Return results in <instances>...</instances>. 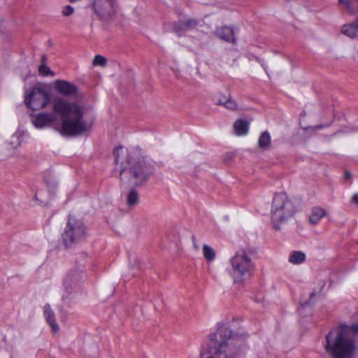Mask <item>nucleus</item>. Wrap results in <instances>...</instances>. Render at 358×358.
<instances>
[{"instance_id": "nucleus-1", "label": "nucleus", "mask_w": 358, "mask_h": 358, "mask_svg": "<svg viewBox=\"0 0 358 358\" xmlns=\"http://www.w3.org/2000/svg\"><path fill=\"white\" fill-rule=\"evenodd\" d=\"M52 112L32 115L31 121L37 129L53 127L64 136H78L89 131L91 124L86 122L85 106L80 101L57 96L51 102Z\"/></svg>"}, {"instance_id": "nucleus-2", "label": "nucleus", "mask_w": 358, "mask_h": 358, "mask_svg": "<svg viewBox=\"0 0 358 358\" xmlns=\"http://www.w3.org/2000/svg\"><path fill=\"white\" fill-rule=\"evenodd\" d=\"M116 164L120 165V178L122 182L141 185L155 172L152 162L145 160L138 148L120 146L114 151Z\"/></svg>"}, {"instance_id": "nucleus-3", "label": "nucleus", "mask_w": 358, "mask_h": 358, "mask_svg": "<svg viewBox=\"0 0 358 358\" xmlns=\"http://www.w3.org/2000/svg\"><path fill=\"white\" fill-rule=\"evenodd\" d=\"M240 345L228 324L219 322L201 343L199 358H238Z\"/></svg>"}, {"instance_id": "nucleus-4", "label": "nucleus", "mask_w": 358, "mask_h": 358, "mask_svg": "<svg viewBox=\"0 0 358 358\" xmlns=\"http://www.w3.org/2000/svg\"><path fill=\"white\" fill-rule=\"evenodd\" d=\"M358 322L333 328L323 343L331 358H355L358 352Z\"/></svg>"}, {"instance_id": "nucleus-5", "label": "nucleus", "mask_w": 358, "mask_h": 358, "mask_svg": "<svg viewBox=\"0 0 358 358\" xmlns=\"http://www.w3.org/2000/svg\"><path fill=\"white\" fill-rule=\"evenodd\" d=\"M296 210L285 193L275 194L273 199L271 215V222L275 230H279L287 220L293 216Z\"/></svg>"}, {"instance_id": "nucleus-6", "label": "nucleus", "mask_w": 358, "mask_h": 358, "mask_svg": "<svg viewBox=\"0 0 358 358\" xmlns=\"http://www.w3.org/2000/svg\"><path fill=\"white\" fill-rule=\"evenodd\" d=\"M252 253L245 250L236 252L230 259V275L235 283H242L248 279L254 270Z\"/></svg>"}, {"instance_id": "nucleus-7", "label": "nucleus", "mask_w": 358, "mask_h": 358, "mask_svg": "<svg viewBox=\"0 0 358 358\" xmlns=\"http://www.w3.org/2000/svg\"><path fill=\"white\" fill-rule=\"evenodd\" d=\"M87 235V229L84 223L79 220L69 217L62 234L64 243L66 247L83 241Z\"/></svg>"}, {"instance_id": "nucleus-8", "label": "nucleus", "mask_w": 358, "mask_h": 358, "mask_svg": "<svg viewBox=\"0 0 358 358\" xmlns=\"http://www.w3.org/2000/svg\"><path fill=\"white\" fill-rule=\"evenodd\" d=\"M50 101V94L42 86L34 87L25 93L24 102L34 110L45 108Z\"/></svg>"}, {"instance_id": "nucleus-9", "label": "nucleus", "mask_w": 358, "mask_h": 358, "mask_svg": "<svg viewBox=\"0 0 358 358\" xmlns=\"http://www.w3.org/2000/svg\"><path fill=\"white\" fill-rule=\"evenodd\" d=\"M93 8L100 19L106 20L115 15L117 3L115 0H94Z\"/></svg>"}, {"instance_id": "nucleus-10", "label": "nucleus", "mask_w": 358, "mask_h": 358, "mask_svg": "<svg viewBox=\"0 0 358 358\" xmlns=\"http://www.w3.org/2000/svg\"><path fill=\"white\" fill-rule=\"evenodd\" d=\"M85 274L80 269L71 270L64 280V287L67 292L76 289L85 279Z\"/></svg>"}, {"instance_id": "nucleus-11", "label": "nucleus", "mask_w": 358, "mask_h": 358, "mask_svg": "<svg viewBox=\"0 0 358 358\" xmlns=\"http://www.w3.org/2000/svg\"><path fill=\"white\" fill-rule=\"evenodd\" d=\"M53 86L59 94L66 97L74 96L78 92L77 87L66 80H57L55 81Z\"/></svg>"}, {"instance_id": "nucleus-12", "label": "nucleus", "mask_w": 358, "mask_h": 358, "mask_svg": "<svg viewBox=\"0 0 358 358\" xmlns=\"http://www.w3.org/2000/svg\"><path fill=\"white\" fill-rule=\"evenodd\" d=\"M215 34L217 37L226 42H236L234 30L231 27L227 26H222L217 27L215 31Z\"/></svg>"}, {"instance_id": "nucleus-13", "label": "nucleus", "mask_w": 358, "mask_h": 358, "mask_svg": "<svg viewBox=\"0 0 358 358\" xmlns=\"http://www.w3.org/2000/svg\"><path fill=\"white\" fill-rule=\"evenodd\" d=\"M216 104L223 106L225 108L230 110H235L238 106L236 101L232 99L231 96L229 94H218L216 100Z\"/></svg>"}, {"instance_id": "nucleus-14", "label": "nucleus", "mask_w": 358, "mask_h": 358, "mask_svg": "<svg viewBox=\"0 0 358 358\" xmlns=\"http://www.w3.org/2000/svg\"><path fill=\"white\" fill-rule=\"evenodd\" d=\"M341 33L350 38H358V18L341 27Z\"/></svg>"}, {"instance_id": "nucleus-15", "label": "nucleus", "mask_w": 358, "mask_h": 358, "mask_svg": "<svg viewBox=\"0 0 358 358\" xmlns=\"http://www.w3.org/2000/svg\"><path fill=\"white\" fill-rule=\"evenodd\" d=\"M43 314L52 331L55 333L59 331V326L56 323L55 314L49 304L45 305L43 308Z\"/></svg>"}, {"instance_id": "nucleus-16", "label": "nucleus", "mask_w": 358, "mask_h": 358, "mask_svg": "<svg viewBox=\"0 0 358 358\" xmlns=\"http://www.w3.org/2000/svg\"><path fill=\"white\" fill-rule=\"evenodd\" d=\"M250 122L243 119L237 120L234 124V132L237 136H245L248 133Z\"/></svg>"}, {"instance_id": "nucleus-17", "label": "nucleus", "mask_w": 358, "mask_h": 358, "mask_svg": "<svg viewBox=\"0 0 358 358\" xmlns=\"http://www.w3.org/2000/svg\"><path fill=\"white\" fill-rule=\"evenodd\" d=\"M324 209L320 207H315L313 208L309 217V220L313 224H317L320 220L326 215Z\"/></svg>"}, {"instance_id": "nucleus-18", "label": "nucleus", "mask_w": 358, "mask_h": 358, "mask_svg": "<svg viewBox=\"0 0 358 358\" xmlns=\"http://www.w3.org/2000/svg\"><path fill=\"white\" fill-rule=\"evenodd\" d=\"M306 255L301 251H292L289 255L288 261L292 264H301L306 260Z\"/></svg>"}, {"instance_id": "nucleus-19", "label": "nucleus", "mask_w": 358, "mask_h": 358, "mask_svg": "<svg viewBox=\"0 0 358 358\" xmlns=\"http://www.w3.org/2000/svg\"><path fill=\"white\" fill-rule=\"evenodd\" d=\"M271 143V136L268 131H264L261 134L259 140L258 145L262 149H266Z\"/></svg>"}, {"instance_id": "nucleus-20", "label": "nucleus", "mask_w": 358, "mask_h": 358, "mask_svg": "<svg viewBox=\"0 0 358 358\" xmlns=\"http://www.w3.org/2000/svg\"><path fill=\"white\" fill-rule=\"evenodd\" d=\"M338 4L350 15H355L357 13L352 0H338Z\"/></svg>"}, {"instance_id": "nucleus-21", "label": "nucleus", "mask_w": 358, "mask_h": 358, "mask_svg": "<svg viewBox=\"0 0 358 358\" xmlns=\"http://www.w3.org/2000/svg\"><path fill=\"white\" fill-rule=\"evenodd\" d=\"M203 255L208 262H213L216 257L215 250L207 245H204L203 247Z\"/></svg>"}, {"instance_id": "nucleus-22", "label": "nucleus", "mask_w": 358, "mask_h": 358, "mask_svg": "<svg viewBox=\"0 0 358 358\" xmlns=\"http://www.w3.org/2000/svg\"><path fill=\"white\" fill-rule=\"evenodd\" d=\"M139 200V196L138 192L135 189L131 190L128 194L127 198V206L130 208H133L137 205Z\"/></svg>"}, {"instance_id": "nucleus-23", "label": "nucleus", "mask_w": 358, "mask_h": 358, "mask_svg": "<svg viewBox=\"0 0 358 358\" xmlns=\"http://www.w3.org/2000/svg\"><path fill=\"white\" fill-rule=\"evenodd\" d=\"M184 24L185 20L174 22L172 26L173 31L179 36L182 35L186 31H188L187 27L183 25Z\"/></svg>"}, {"instance_id": "nucleus-24", "label": "nucleus", "mask_w": 358, "mask_h": 358, "mask_svg": "<svg viewBox=\"0 0 358 358\" xmlns=\"http://www.w3.org/2000/svg\"><path fill=\"white\" fill-rule=\"evenodd\" d=\"M22 136H21V134L20 133H15L11 138H10V141L9 142V144L10 145V147L13 149H15L17 148V147H19L20 145H21V143H22V139H21Z\"/></svg>"}, {"instance_id": "nucleus-25", "label": "nucleus", "mask_w": 358, "mask_h": 358, "mask_svg": "<svg viewBox=\"0 0 358 358\" xmlns=\"http://www.w3.org/2000/svg\"><path fill=\"white\" fill-rule=\"evenodd\" d=\"M38 72L43 76H55V73L45 64H41L38 67Z\"/></svg>"}, {"instance_id": "nucleus-26", "label": "nucleus", "mask_w": 358, "mask_h": 358, "mask_svg": "<svg viewBox=\"0 0 358 358\" xmlns=\"http://www.w3.org/2000/svg\"><path fill=\"white\" fill-rule=\"evenodd\" d=\"M315 294L316 293L315 292H312L310 295V300L308 301L301 303V306L298 308V311L300 315H303V310H305L312 303Z\"/></svg>"}, {"instance_id": "nucleus-27", "label": "nucleus", "mask_w": 358, "mask_h": 358, "mask_svg": "<svg viewBox=\"0 0 358 358\" xmlns=\"http://www.w3.org/2000/svg\"><path fill=\"white\" fill-rule=\"evenodd\" d=\"M199 21L194 19L188 18L185 20V24L183 25H185V27H187L189 31L195 29L197 27Z\"/></svg>"}, {"instance_id": "nucleus-28", "label": "nucleus", "mask_w": 358, "mask_h": 358, "mask_svg": "<svg viewBox=\"0 0 358 358\" xmlns=\"http://www.w3.org/2000/svg\"><path fill=\"white\" fill-rule=\"evenodd\" d=\"M93 65L105 66L106 65V59L100 55H97L93 60Z\"/></svg>"}, {"instance_id": "nucleus-29", "label": "nucleus", "mask_w": 358, "mask_h": 358, "mask_svg": "<svg viewBox=\"0 0 358 358\" xmlns=\"http://www.w3.org/2000/svg\"><path fill=\"white\" fill-rule=\"evenodd\" d=\"M61 13L63 16L69 17L73 14L74 8L70 5H66L62 8Z\"/></svg>"}, {"instance_id": "nucleus-30", "label": "nucleus", "mask_w": 358, "mask_h": 358, "mask_svg": "<svg viewBox=\"0 0 358 358\" xmlns=\"http://www.w3.org/2000/svg\"><path fill=\"white\" fill-rule=\"evenodd\" d=\"M352 201L354 203L358 205V194H355L352 199Z\"/></svg>"}, {"instance_id": "nucleus-31", "label": "nucleus", "mask_w": 358, "mask_h": 358, "mask_svg": "<svg viewBox=\"0 0 358 358\" xmlns=\"http://www.w3.org/2000/svg\"><path fill=\"white\" fill-rule=\"evenodd\" d=\"M325 126L323 125V124H319L317 126H315V127H310L311 129H313V130H318V129H322L324 128Z\"/></svg>"}, {"instance_id": "nucleus-32", "label": "nucleus", "mask_w": 358, "mask_h": 358, "mask_svg": "<svg viewBox=\"0 0 358 358\" xmlns=\"http://www.w3.org/2000/svg\"><path fill=\"white\" fill-rule=\"evenodd\" d=\"M192 241H193V244H194V247L196 250H198L199 246V244L196 243V240H195V238L194 237H192Z\"/></svg>"}, {"instance_id": "nucleus-33", "label": "nucleus", "mask_w": 358, "mask_h": 358, "mask_svg": "<svg viewBox=\"0 0 358 358\" xmlns=\"http://www.w3.org/2000/svg\"><path fill=\"white\" fill-rule=\"evenodd\" d=\"M46 60H47V57L45 55H43L41 56V64H45L46 62Z\"/></svg>"}, {"instance_id": "nucleus-34", "label": "nucleus", "mask_w": 358, "mask_h": 358, "mask_svg": "<svg viewBox=\"0 0 358 358\" xmlns=\"http://www.w3.org/2000/svg\"><path fill=\"white\" fill-rule=\"evenodd\" d=\"M345 177L346 179H348L351 177V174L349 172H345Z\"/></svg>"}]
</instances>
